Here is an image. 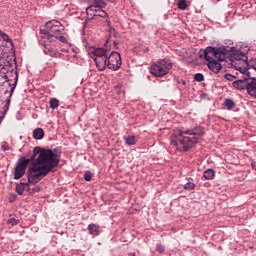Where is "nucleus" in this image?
<instances>
[{
  "mask_svg": "<svg viewBox=\"0 0 256 256\" xmlns=\"http://www.w3.org/2000/svg\"><path fill=\"white\" fill-rule=\"evenodd\" d=\"M61 161V156L57 154V148L41 149L35 147L30 155V158L20 157L14 168V179H21L27 171L29 163L32 164L28 168V181L32 185H37L43 179L47 177L49 173H55L57 167Z\"/></svg>",
  "mask_w": 256,
  "mask_h": 256,
  "instance_id": "f257e3e1",
  "label": "nucleus"
},
{
  "mask_svg": "<svg viewBox=\"0 0 256 256\" xmlns=\"http://www.w3.org/2000/svg\"><path fill=\"white\" fill-rule=\"evenodd\" d=\"M205 135V128L196 127L188 130H178L171 137V145L175 147L177 151L183 152L191 149L193 145L199 143V139Z\"/></svg>",
  "mask_w": 256,
  "mask_h": 256,
  "instance_id": "f03ea898",
  "label": "nucleus"
},
{
  "mask_svg": "<svg viewBox=\"0 0 256 256\" xmlns=\"http://www.w3.org/2000/svg\"><path fill=\"white\" fill-rule=\"evenodd\" d=\"M61 31H63V24L57 20L48 21L44 28H41L39 30L40 33V39H42L44 42V50L43 52L45 55H49L50 57H54L55 59H59L62 57L63 54L59 52L57 49H53L50 47L49 44H47V41L49 43H53L55 41V38L58 35H61Z\"/></svg>",
  "mask_w": 256,
  "mask_h": 256,
  "instance_id": "7ed1b4c3",
  "label": "nucleus"
},
{
  "mask_svg": "<svg viewBox=\"0 0 256 256\" xmlns=\"http://www.w3.org/2000/svg\"><path fill=\"white\" fill-rule=\"evenodd\" d=\"M109 39L106 40L104 47L95 48L93 46L86 47L88 55L96 63L98 71H105L109 57Z\"/></svg>",
  "mask_w": 256,
  "mask_h": 256,
  "instance_id": "20e7f679",
  "label": "nucleus"
},
{
  "mask_svg": "<svg viewBox=\"0 0 256 256\" xmlns=\"http://www.w3.org/2000/svg\"><path fill=\"white\" fill-rule=\"evenodd\" d=\"M171 69H173V63L167 58L158 60L150 67V71L154 77H165Z\"/></svg>",
  "mask_w": 256,
  "mask_h": 256,
  "instance_id": "39448f33",
  "label": "nucleus"
},
{
  "mask_svg": "<svg viewBox=\"0 0 256 256\" xmlns=\"http://www.w3.org/2000/svg\"><path fill=\"white\" fill-rule=\"evenodd\" d=\"M234 69H236L237 75H239L236 80L233 82L234 89H238L239 91L247 90V85L249 83V77L251 75V71L246 70L243 66L234 65Z\"/></svg>",
  "mask_w": 256,
  "mask_h": 256,
  "instance_id": "423d86ee",
  "label": "nucleus"
},
{
  "mask_svg": "<svg viewBox=\"0 0 256 256\" xmlns=\"http://www.w3.org/2000/svg\"><path fill=\"white\" fill-rule=\"evenodd\" d=\"M205 61H225V46L213 47L208 46L203 51Z\"/></svg>",
  "mask_w": 256,
  "mask_h": 256,
  "instance_id": "0eeeda50",
  "label": "nucleus"
},
{
  "mask_svg": "<svg viewBox=\"0 0 256 256\" xmlns=\"http://www.w3.org/2000/svg\"><path fill=\"white\" fill-rule=\"evenodd\" d=\"M225 61H231V65L232 67H240L237 62L235 61H240L241 63H243V65L245 64V57H247V55H245V52L235 49L234 46L232 47H225Z\"/></svg>",
  "mask_w": 256,
  "mask_h": 256,
  "instance_id": "6e6552de",
  "label": "nucleus"
},
{
  "mask_svg": "<svg viewBox=\"0 0 256 256\" xmlns=\"http://www.w3.org/2000/svg\"><path fill=\"white\" fill-rule=\"evenodd\" d=\"M9 83H5L4 85H8L10 87V94L6 98V104L3 106V115L0 116V125L3 123V119H5V115H7V111H9V107L11 105V97H13V93H15V89L17 88V83L19 82V74H14V78L8 80Z\"/></svg>",
  "mask_w": 256,
  "mask_h": 256,
  "instance_id": "1a4fd4ad",
  "label": "nucleus"
},
{
  "mask_svg": "<svg viewBox=\"0 0 256 256\" xmlns=\"http://www.w3.org/2000/svg\"><path fill=\"white\" fill-rule=\"evenodd\" d=\"M0 73H3L4 75L13 73V79H15V74L19 75V72H17V62L15 59L13 61L5 62V58L0 57Z\"/></svg>",
  "mask_w": 256,
  "mask_h": 256,
  "instance_id": "9d476101",
  "label": "nucleus"
},
{
  "mask_svg": "<svg viewBox=\"0 0 256 256\" xmlns=\"http://www.w3.org/2000/svg\"><path fill=\"white\" fill-rule=\"evenodd\" d=\"M123 62L121 61V54L117 51H112L108 54L107 68L111 71H119Z\"/></svg>",
  "mask_w": 256,
  "mask_h": 256,
  "instance_id": "9b49d317",
  "label": "nucleus"
},
{
  "mask_svg": "<svg viewBox=\"0 0 256 256\" xmlns=\"http://www.w3.org/2000/svg\"><path fill=\"white\" fill-rule=\"evenodd\" d=\"M89 3L92 4L86 8L87 15H93V13L97 14L99 9H104L107 5L103 0H89Z\"/></svg>",
  "mask_w": 256,
  "mask_h": 256,
  "instance_id": "f8f14e48",
  "label": "nucleus"
},
{
  "mask_svg": "<svg viewBox=\"0 0 256 256\" xmlns=\"http://www.w3.org/2000/svg\"><path fill=\"white\" fill-rule=\"evenodd\" d=\"M3 78L6 80L5 82H0V93H2L3 95H11V90L9 91V88H11V86L5 85V83H9V80L13 79V73L8 72L7 74H4Z\"/></svg>",
  "mask_w": 256,
  "mask_h": 256,
  "instance_id": "ddd939ff",
  "label": "nucleus"
},
{
  "mask_svg": "<svg viewBox=\"0 0 256 256\" xmlns=\"http://www.w3.org/2000/svg\"><path fill=\"white\" fill-rule=\"evenodd\" d=\"M246 91L250 97L256 99V78L249 76Z\"/></svg>",
  "mask_w": 256,
  "mask_h": 256,
  "instance_id": "4468645a",
  "label": "nucleus"
},
{
  "mask_svg": "<svg viewBox=\"0 0 256 256\" xmlns=\"http://www.w3.org/2000/svg\"><path fill=\"white\" fill-rule=\"evenodd\" d=\"M220 61H227V60H212L210 62H207V67L212 71V73H219L221 69H223V66L221 65Z\"/></svg>",
  "mask_w": 256,
  "mask_h": 256,
  "instance_id": "2eb2a0df",
  "label": "nucleus"
},
{
  "mask_svg": "<svg viewBox=\"0 0 256 256\" xmlns=\"http://www.w3.org/2000/svg\"><path fill=\"white\" fill-rule=\"evenodd\" d=\"M27 177L29 178V171H27ZM33 185V183L29 182H20L18 184H16V188L15 191L18 195H23V193H25V187H27V185Z\"/></svg>",
  "mask_w": 256,
  "mask_h": 256,
  "instance_id": "dca6fc26",
  "label": "nucleus"
},
{
  "mask_svg": "<svg viewBox=\"0 0 256 256\" xmlns=\"http://www.w3.org/2000/svg\"><path fill=\"white\" fill-rule=\"evenodd\" d=\"M88 233L89 235H93L94 237L99 236L100 233V229H99V225L97 224H89L88 225Z\"/></svg>",
  "mask_w": 256,
  "mask_h": 256,
  "instance_id": "f3484780",
  "label": "nucleus"
},
{
  "mask_svg": "<svg viewBox=\"0 0 256 256\" xmlns=\"http://www.w3.org/2000/svg\"><path fill=\"white\" fill-rule=\"evenodd\" d=\"M203 177L206 181H213V179H215V170L211 168L206 169L203 173Z\"/></svg>",
  "mask_w": 256,
  "mask_h": 256,
  "instance_id": "a211bd4d",
  "label": "nucleus"
},
{
  "mask_svg": "<svg viewBox=\"0 0 256 256\" xmlns=\"http://www.w3.org/2000/svg\"><path fill=\"white\" fill-rule=\"evenodd\" d=\"M33 137L34 139H36L37 141H41V139H43V137H45V131H43L42 128H36L33 131Z\"/></svg>",
  "mask_w": 256,
  "mask_h": 256,
  "instance_id": "6ab92c4d",
  "label": "nucleus"
},
{
  "mask_svg": "<svg viewBox=\"0 0 256 256\" xmlns=\"http://www.w3.org/2000/svg\"><path fill=\"white\" fill-rule=\"evenodd\" d=\"M124 141L126 143V145H128L129 147L133 146V145H137V138L135 136H124Z\"/></svg>",
  "mask_w": 256,
  "mask_h": 256,
  "instance_id": "aec40b11",
  "label": "nucleus"
},
{
  "mask_svg": "<svg viewBox=\"0 0 256 256\" xmlns=\"http://www.w3.org/2000/svg\"><path fill=\"white\" fill-rule=\"evenodd\" d=\"M225 107H227L228 111H231L233 107H235V102L231 98H227L224 101Z\"/></svg>",
  "mask_w": 256,
  "mask_h": 256,
  "instance_id": "412c9836",
  "label": "nucleus"
},
{
  "mask_svg": "<svg viewBox=\"0 0 256 256\" xmlns=\"http://www.w3.org/2000/svg\"><path fill=\"white\" fill-rule=\"evenodd\" d=\"M0 38L3 39V41H6V43H11L13 45V40L7 35V33L0 30Z\"/></svg>",
  "mask_w": 256,
  "mask_h": 256,
  "instance_id": "4be33fe9",
  "label": "nucleus"
},
{
  "mask_svg": "<svg viewBox=\"0 0 256 256\" xmlns=\"http://www.w3.org/2000/svg\"><path fill=\"white\" fill-rule=\"evenodd\" d=\"M178 9H181V11H185L187 9V0H179L177 3Z\"/></svg>",
  "mask_w": 256,
  "mask_h": 256,
  "instance_id": "5701e85b",
  "label": "nucleus"
},
{
  "mask_svg": "<svg viewBox=\"0 0 256 256\" xmlns=\"http://www.w3.org/2000/svg\"><path fill=\"white\" fill-rule=\"evenodd\" d=\"M92 17H102L105 18L107 17V12H105V10H101V8H98V12L95 14H91Z\"/></svg>",
  "mask_w": 256,
  "mask_h": 256,
  "instance_id": "b1692460",
  "label": "nucleus"
},
{
  "mask_svg": "<svg viewBox=\"0 0 256 256\" xmlns=\"http://www.w3.org/2000/svg\"><path fill=\"white\" fill-rule=\"evenodd\" d=\"M114 93H116V95H121V93H123V84L118 83L114 86Z\"/></svg>",
  "mask_w": 256,
  "mask_h": 256,
  "instance_id": "393cba45",
  "label": "nucleus"
},
{
  "mask_svg": "<svg viewBox=\"0 0 256 256\" xmlns=\"http://www.w3.org/2000/svg\"><path fill=\"white\" fill-rule=\"evenodd\" d=\"M59 107V100L57 98H52L50 100V109H57Z\"/></svg>",
  "mask_w": 256,
  "mask_h": 256,
  "instance_id": "a878e982",
  "label": "nucleus"
},
{
  "mask_svg": "<svg viewBox=\"0 0 256 256\" xmlns=\"http://www.w3.org/2000/svg\"><path fill=\"white\" fill-rule=\"evenodd\" d=\"M239 77V75H232V74H225L224 75V79H226L227 81H235V79L237 80V78Z\"/></svg>",
  "mask_w": 256,
  "mask_h": 256,
  "instance_id": "bb28decb",
  "label": "nucleus"
},
{
  "mask_svg": "<svg viewBox=\"0 0 256 256\" xmlns=\"http://www.w3.org/2000/svg\"><path fill=\"white\" fill-rule=\"evenodd\" d=\"M194 80L197 81L198 83H201V81H205V76H203L202 73H196L194 75Z\"/></svg>",
  "mask_w": 256,
  "mask_h": 256,
  "instance_id": "cd10ccee",
  "label": "nucleus"
},
{
  "mask_svg": "<svg viewBox=\"0 0 256 256\" xmlns=\"http://www.w3.org/2000/svg\"><path fill=\"white\" fill-rule=\"evenodd\" d=\"M185 191H193L195 189V183L193 182H188L184 185Z\"/></svg>",
  "mask_w": 256,
  "mask_h": 256,
  "instance_id": "c85d7f7f",
  "label": "nucleus"
},
{
  "mask_svg": "<svg viewBox=\"0 0 256 256\" xmlns=\"http://www.w3.org/2000/svg\"><path fill=\"white\" fill-rule=\"evenodd\" d=\"M60 41V43H67V38L65 36L58 34L55 38L54 41Z\"/></svg>",
  "mask_w": 256,
  "mask_h": 256,
  "instance_id": "c756f323",
  "label": "nucleus"
},
{
  "mask_svg": "<svg viewBox=\"0 0 256 256\" xmlns=\"http://www.w3.org/2000/svg\"><path fill=\"white\" fill-rule=\"evenodd\" d=\"M84 179L85 181H91V179H93V173H91V171H86L84 173Z\"/></svg>",
  "mask_w": 256,
  "mask_h": 256,
  "instance_id": "7c9ffc66",
  "label": "nucleus"
},
{
  "mask_svg": "<svg viewBox=\"0 0 256 256\" xmlns=\"http://www.w3.org/2000/svg\"><path fill=\"white\" fill-rule=\"evenodd\" d=\"M8 224L12 225V227H15V225H19V220L15 219V218H9Z\"/></svg>",
  "mask_w": 256,
  "mask_h": 256,
  "instance_id": "2f4dec72",
  "label": "nucleus"
},
{
  "mask_svg": "<svg viewBox=\"0 0 256 256\" xmlns=\"http://www.w3.org/2000/svg\"><path fill=\"white\" fill-rule=\"evenodd\" d=\"M156 251L158 252V253H165V246H163L162 244H157L156 245Z\"/></svg>",
  "mask_w": 256,
  "mask_h": 256,
  "instance_id": "473e14b6",
  "label": "nucleus"
},
{
  "mask_svg": "<svg viewBox=\"0 0 256 256\" xmlns=\"http://www.w3.org/2000/svg\"><path fill=\"white\" fill-rule=\"evenodd\" d=\"M1 149H2V151H9V146H7V145H2V146H1Z\"/></svg>",
  "mask_w": 256,
  "mask_h": 256,
  "instance_id": "72a5a7b5",
  "label": "nucleus"
},
{
  "mask_svg": "<svg viewBox=\"0 0 256 256\" xmlns=\"http://www.w3.org/2000/svg\"><path fill=\"white\" fill-rule=\"evenodd\" d=\"M41 191L40 187L33 188V193H39Z\"/></svg>",
  "mask_w": 256,
  "mask_h": 256,
  "instance_id": "f704fd0d",
  "label": "nucleus"
},
{
  "mask_svg": "<svg viewBox=\"0 0 256 256\" xmlns=\"http://www.w3.org/2000/svg\"><path fill=\"white\" fill-rule=\"evenodd\" d=\"M182 85H187V82L185 80H181Z\"/></svg>",
  "mask_w": 256,
  "mask_h": 256,
  "instance_id": "c9c22d12",
  "label": "nucleus"
},
{
  "mask_svg": "<svg viewBox=\"0 0 256 256\" xmlns=\"http://www.w3.org/2000/svg\"><path fill=\"white\" fill-rule=\"evenodd\" d=\"M114 45H115V46L119 45V42L114 41Z\"/></svg>",
  "mask_w": 256,
  "mask_h": 256,
  "instance_id": "e433bc0d",
  "label": "nucleus"
},
{
  "mask_svg": "<svg viewBox=\"0 0 256 256\" xmlns=\"http://www.w3.org/2000/svg\"><path fill=\"white\" fill-rule=\"evenodd\" d=\"M129 256H135V253H130Z\"/></svg>",
  "mask_w": 256,
  "mask_h": 256,
  "instance_id": "4c0bfd02",
  "label": "nucleus"
}]
</instances>
